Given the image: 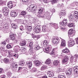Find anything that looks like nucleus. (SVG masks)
<instances>
[{
	"label": "nucleus",
	"mask_w": 78,
	"mask_h": 78,
	"mask_svg": "<svg viewBox=\"0 0 78 78\" xmlns=\"http://www.w3.org/2000/svg\"><path fill=\"white\" fill-rule=\"evenodd\" d=\"M47 74L49 77H52L54 76V73L53 72H50L49 71H48Z\"/></svg>",
	"instance_id": "5"
},
{
	"label": "nucleus",
	"mask_w": 78,
	"mask_h": 78,
	"mask_svg": "<svg viewBox=\"0 0 78 78\" xmlns=\"http://www.w3.org/2000/svg\"><path fill=\"white\" fill-rule=\"evenodd\" d=\"M65 14H66V13L65 12V11H63V12H62V11H61V12H60V18H61V17H62V16H64V15H65Z\"/></svg>",
	"instance_id": "26"
},
{
	"label": "nucleus",
	"mask_w": 78,
	"mask_h": 78,
	"mask_svg": "<svg viewBox=\"0 0 78 78\" xmlns=\"http://www.w3.org/2000/svg\"><path fill=\"white\" fill-rule=\"evenodd\" d=\"M69 27H73L74 24L73 23H69L68 24Z\"/></svg>",
	"instance_id": "36"
},
{
	"label": "nucleus",
	"mask_w": 78,
	"mask_h": 78,
	"mask_svg": "<svg viewBox=\"0 0 78 78\" xmlns=\"http://www.w3.org/2000/svg\"><path fill=\"white\" fill-rule=\"evenodd\" d=\"M52 48V47L51 46V45H48V46H46V47L45 48L44 50V52L48 53L49 51H51Z\"/></svg>",
	"instance_id": "3"
},
{
	"label": "nucleus",
	"mask_w": 78,
	"mask_h": 78,
	"mask_svg": "<svg viewBox=\"0 0 78 78\" xmlns=\"http://www.w3.org/2000/svg\"><path fill=\"white\" fill-rule=\"evenodd\" d=\"M44 8L43 7H41L38 9V11H39V12H42L44 11Z\"/></svg>",
	"instance_id": "35"
},
{
	"label": "nucleus",
	"mask_w": 78,
	"mask_h": 78,
	"mask_svg": "<svg viewBox=\"0 0 78 78\" xmlns=\"http://www.w3.org/2000/svg\"><path fill=\"white\" fill-rule=\"evenodd\" d=\"M58 1V0H53L52 3H56Z\"/></svg>",
	"instance_id": "49"
},
{
	"label": "nucleus",
	"mask_w": 78,
	"mask_h": 78,
	"mask_svg": "<svg viewBox=\"0 0 78 78\" xmlns=\"http://www.w3.org/2000/svg\"><path fill=\"white\" fill-rule=\"evenodd\" d=\"M6 77V76L5 75H2L1 76V78H5Z\"/></svg>",
	"instance_id": "53"
},
{
	"label": "nucleus",
	"mask_w": 78,
	"mask_h": 78,
	"mask_svg": "<svg viewBox=\"0 0 78 78\" xmlns=\"http://www.w3.org/2000/svg\"><path fill=\"white\" fill-rule=\"evenodd\" d=\"M68 57L66 56L65 57V58L63 59L62 60V62L63 63H64L65 64H67L68 62V60L69 59Z\"/></svg>",
	"instance_id": "7"
},
{
	"label": "nucleus",
	"mask_w": 78,
	"mask_h": 78,
	"mask_svg": "<svg viewBox=\"0 0 78 78\" xmlns=\"http://www.w3.org/2000/svg\"><path fill=\"white\" fill-rule=\"evenodd\" d=\"M7 6L9 8L11 9L12 8V4H7Z\"/></svg>",
	"instance_id": "42"
},
{
	"label": "nucleus",
	"mask_w": 78,
	"mask_h": 78,
	"mask_svg": "<svg viewBox=\"0 0 78 78\" xmlns=\"http://www.w3.org/2000/svg\"><path fill=\"white\" fill-rule=\"evenodd\" d=\"M3 69L2 68H0V73H2V72L3 71Z\"/></svg>",
	"instance_id": "58"
},
{
	"label": "nucleus",
	"mask_w": 78,
	"mask_h": 78,
	"mask_svg": "<svg viewBox=\"0 0 78 78\" xmlns=\"http://www.w3.org/2000/svg\"><path fill=\"white\" fill-rule=\"evenodd\" d=\"M29 50L30 51H33V47H31V48H30Z\"/></svg>",
	"instance_id": "60"
},
{
	"label": "nucleus",
	"mask_w": 78,
	"mask_h": 78,
	"mask_svg": "<svg viewBox=\"0 0 78 78\" xmlns=\"http://www.w3.org/2000/svg\"><path fill=\"white\" fill-rule=\"evenodd\" d=\"M3 61L4 62H5L6 64H7V63H8V62H9V59L7 58H4Z\"/></svg>",
	"instance_id": "32"
},
{
	"label": "nucleus",
	"mask_w": 78,
	"mask_h": 78,
	"mask_svg": "<svg viewBox=\"0 0 78 78\" xmlns=\"http://www.w3.org/2000/svg\"><path fill=\"white\" fill-rule=\"evenodd\" d=\"M74 72L75 73H78V66H75L73 68Z\"/></svg>",
	"instance_id": "16"
},
{
	"label": "nucleus",
	"mask_w": 78,
	"mask_h": 78,
	"mask_svg": "<svg viewBox=\"0 0 78 78\" xmlns=\"http://www.w3.org/2000/svg\"><path fill=\"white\" fill-rule=\"evenodd\" d=\"M53 27L55 29H58V24H54Z\"/></svg>",
	"instance_id": "38"
},
{
	"label": "nucleus",
	"mask_w": 78,
	"mask_h": 78,
	"mask_svg": "<svg viewBox=\"0 0 78 78\" xmlns=\"http://www.w3.org/2000/svg\"><path fill=\"white\" fill-rule=\"evenodd\" d=\"M58 71H59V72H62L63 69H62L61 68H59L58 69Z\"/></svg>",
	"instance_id": "51"
},
{
	"label": "nucleus",
	"mask_w": 78,
	"mask_h": 78,
	"mask_svg": "<svg viewBox=\"0 0 78 78\" xmlns=\"http://www.w3.org/2000/svg\"><path fill=\"white\" fill-rule=\"evenodd\" d=\"M69 19L70 20H72V19H73V15L72 14H69Z\"/></svg>",
	"instance_id": "39"
},
{
	"label": "nucleus",
	"mask_w": 78,
	"mask_h": 78,
	"mask_svg": "<svg viewBox=\"0 0 78 78\" xmlns=\"http://www.w3.org/2000/svg\"><path fill=\"white\" fill-rule=\"evenodd\" d=\"M20 30H21V31H23L24 30V28H23V27L22 26H21L20 27Z\"/></svg>",
	"instance_id": "48"
},
{
	"label": "nucleus",
	"mask_w": 78,
	"mask_h": 78,
	"mask_svg": "<svg viewBox=\"0 0 78 78\" xmlns=\"http://www.w3.org/2000/svg\"><path fill=\"white\" fill-rule=\"evenodd\" d=\"M32 72H37V71H36V69L35 68H33L32 69Z\"/></svg>",
	"instance_id": "45"
},
{
	"label": "nucleus",
	"mask_w": 78,
	"mask_h": 78,
	"mask_svg": "<svg viewBox=\"0 0 78 78\" xmlns=\"http://www.w3.org/2000/svg\"><path fill=\"white\" fill-rule=\"evenodd\" d=\"M12 56H13L15 58H18V54H12Z\"/></svg>",
	"instance_id": "34"
},
{
	"label": "nucleus",
	"mask_w": 78,
	"mask_h": 78,
	"mask_svg": "<svg viewBox=\"0 0 78 78\" xmlns=\"http://www.w3.org/2000/svg\"><path fill=\"white\" fill-rule=\"evenodd\" d=\"M47 68V66H42V67L41 68V70H45V69H46Z\"/></svg>",
	"instance_id": "33"
},
{
	"label": "nucleus",
	"mask_w": 78,
	"mask_h": 78,
	"mask_svg": "<svg viewBox=\"0 0 78 78\" xmlns=\"http://www.w3.org/2000/svg\"><path fill=\"white\" fill-rule=\"evenodd\" d=\"M41 28L40 26H36V27L34 29L35 33H39L41 31Z\"/></svg>",
	"instance_id": "4"
},
{
	"label": "nucleus",
	"mask_w": 78,
	"mask_h": 78,
	"mask_svg": "<svg viewBox=\"0 0 78 78\" xmlns=\"http://www.w3.org/2000/svg\"><path fill=\"white\" fill-rule=\"evenodd\" d=\"M2 11H3V13H4V12L9 11V9L7 7H3L2 8Z\"/></svg>",
	"instance_id": "24"
},
{
	"label": "nucleus",
	"mask_w": 78,
	"mask_h": 78,
	"mask_svg": "<svg viewBox=\"0 0 78 78\" xmlns=\"http://www.w3.org/2000/svg\"><path fill=\"white\" fill-rule=\"evenodd\" d=\"M72 73V68H69V70L66 72V73L67 75H70Z\"/></svg>",
	"instance_id": "12"
},
{
	"label": "nucleus",
	"mask_w": 78,
	"mask_h": 78,
	"mask_svg": "<svg viewBox=\"0 0 78 78\" xmlns=\"http://www.w3.org/2000/svg\"><path fill=\"white\" fill-rule=\"evenodd\" d=\"M25 62L24 61H21L19 64V66H24L25 65Z\"/></svg>",
	"instance_id": "30"
},
{
	"label": "nucleus",
	"mask_w": 78,
	"mask_h": 78,
	"mask_svg": "<svg viewBox=\"0 0 78 78\" xmlns=\"http://www.w3.org/2000/svg\"><path fill=\"white\" fill-rule=\"evenodd\" d=\"M48 41H47L45 40L43 43V45L45 47V46L47 47V46H48V45H47V44H48Z\"/></svg>",
	"instance_id": "29"
},
{
	"label": "nucleus",
	"mask_w": 78,
	"mask_h": 78,
	"mask_svg": "<svg viewBox=\"0 0 78 78\" xmlns=\"http://www.w3.org/2000/svg\"><path fill=\"white\" fill-rule=\"evenodd\" d=\"M27 14V12L25 11H22L20 14L19 16H23V17H25V15Z\"/></svg>",
	"instance_id": "15"
},
{
	"label": "nucleus",
	"mask_w": 78,
	"mask_h": 78,
	"mask_svg": "<svg viewBox=\"0 0 78 78\" xmlns=\"http://www.w3.org/2000/svg\"><path fill=\"white\" fill-rule=\"evenodd\" d=\"M66 45V43L65 40L62 39L61 40V46L62 47H65Z\"/></svg>",
	"instance_id": "14"
},
{
	"label": "nucleus",
	"mask_w": 78,
	"mask_h": 78,
	"mask_svg": "<svg viewBox=\"0 0 78 78\" xmlns=\"http://www.w3.org/2000/svg\"><path fill=\"white\" fill-rule=\"evenodd\" d=\"M58 78H66V77L64 75H61L59 76L58 77Z\"/></svg>",
	"instance_id": "47"
},
{
	"label": "nucleus",
	"mask_w": 78,
	"mask_h": 78,
	"mask_svg": "<svg viewBox=\"0 0 78 78\" xmlns=\"http://www.w3.org/2000/svg\"><path fill=\"white\" fill-rule=\"evenodd\" d=\"M50 54L51 55H54L55 52H53V51H52L50 53Z\"/></svg>",
	"instance_id": "59"
},
{
	"label": "nucleus",
	"mask_w": 78,
	"mask_h": 78,
	"mask_svg": "<svg viewBox=\"0 0 78 78\" xmlns=\"http://www.w3.org/2000/svg\"><path fill=\"white\" fill-rule=\"evenodd\" d=\"M18 48H16V52H17L19 50V47L18 46Z\"/></svg>",
	"instance_id": "57"
},
{
	"label": "nucleus",
	"mask_w": 78,
	"mask_h": 78,
	"mask_svg": "<svg viewBox=\"0 0 78 78\" xmlns=\"http://www.w3.org/2000/svg\"><path fill=\"white\" fill-rule=\"evenodd\" d=\"M29 52L30 53V54H32V53H33V51H29Z\"/></svg>",
	"instance_id": "64"
},
{
	"label": "nucleus",
	"mask_w": 78,
	"mask_h": 78,
	"mask_svg": "<svg viewBox=\"0 0 78 78\" xmlns=\"http://www.w3.org/2000/svg\"><path fill=\"white\" fill-rule=\"evenodd\" d=\"M42 78H48V77H47V76L44 75L43 76V77H42Z\"/></svg>",
	"instance_id": "62"
},
{
	"label": "nucleus",
	"mask_w": 78,
	"mask_h": 78,
	"mask_svg": "<svg viewBox=\"0 0 78 78\" xmlns=\"http://www.w3.org/2000/svg\"><path fill=\"white\" fill-rule=\"evenodd\" d=\"M74 31L72 29L69 30L68 32V35L69 36H70L71 37H72L74 35Z\"/></svg>",
	"instance_id": "9"
},
{
	"label": "nucleus",
	"mask_w": 78,
	"mask_h": 78,
	"mask_svg": "<svg viewBox=\"0 0 78 78\" xmlns=\"http://www.w3.org/2000/svg\"><path fill=\"white\" fill-rule=\"evenodd\" d=\"M16 37V34H12L10 35V39L12 41H14L15 40V38Z\"/></svg>",
	"instance_id": "11"
},
{
	"label": "nucleus",
	"mask_w": 78,
	"mask_h": 78,
	"mask_svg": "<svg viewBox=\"0 0 78 78\" xmlns=\"http://www.w3.org/2000/svg\"><path fill=\"white\" fill-rule=\"evenodd\" d=\"M26 53H27V50H26V49H22L21 51V54H25Z\"/></svg>",
	"instance_id": "27"
},
{
	"label": "nucleus",
	"mask_w": 78,
	"mask_h": 78,
	"mask_svg": "<svg viewBox=\"0 0 78 78\" xmlns=\"http://www.w3.org/2000/svg\"><path fill=\"white\" fill-rule=\"evenodd\" d=\"M42 14V12H38V15H37V16L39 18H41L42 17V18H44V16H42L41 14Z\"/></svg>",
	"instance_id": "19"
},
{
	"label": "nucleus",
	"mask_w": 78,
	"mask_h": 78,
	"mask_svg": "<svg viewBox=\"0 0 78 78\" xmlns=\"http://www.w3.org/2000/svg\"><path fill=\"white\" fill-rule=\"evenodd\" d=\"M78 56V55H77V54H76V55H74V58H77Z\"/></svg>",
	"instance_id": "63"
},
{
	"label": "nucleus",
	"mask_w": 78,
	"mask_h": 78,
	"mask_svg": "<svg viewBox=\"0 0 78 78\" xmlns=\"http://www.w3.org/2000/svg\"><path fill=\"white\" fill-rule=\"evenodd\" d=\"M17 14L18 13L17 12H16L14 11H11L10 14L12 17H16L17 16Z\"/></svg>",
	"instance_id": "8"
},
{
	"label": "nucleus",
	"mask_w": 78,
	"mask_h": 78,
	"mask_svg": "<svg viewBox=\"0 0 78 78\" xmlns=\"http://www.w3.org/2000/svg\"><path fill=\"white\" fill-rule=\"evenodd\" d=\"M6 27L4 26L3 27H2L0 28V30H2V31H4V30H6Z\"/></svg>",
	"instance_id": "41"
},
{
	"label": "nucleus",
	"mask_w": 78,
	"mask_h": 78,
	"mask_svg": "<svg viewBox=\"0 0 78 78\" xmlns=\"http://www.w3.org/2000/svg\"><path fill=\"white\" fill-rule=\"evenodd\" d=\"M17 64L15 63L13 64L12 70L13 72H16L17 71H20L22 69V67H19L18 69H17Z\"/></svg>",
	"instance_id": "1"
},
{
	"label": "nucleus",
	"mask_w": 78,
	"mask_h": 78,
	"mask_svg": "<svg viewBox=\"0 0 78 78\" xmlns=\"http://www.w3.org/2000/svg\"><path fill=\"white\" fill-rule=\"evenodd\" d=\"M70 0H62V2H64V3H66V5H69V1Z\"/></svg>",
	"instance_id": "28"
},
{
	"label": "nucleus",
	"mask_w": 78,
	"mask_h": 78,
	"mask_svg": "<svg viewBox=\"0 0 78 78\" xmlns=\"http://www.w3.org/2000/svg\"><path fill=\"white\" fill-rule=\"evenodd\" d=\"M34 63L36 64V67H39L41 66V62L37 60H35L34 61Z\"/></svg>",
	"instance_id": "10"
},
{
	"label": "nucleus",
	"mask_w": 78,
	"mask_h": 78,
	"mask_svg": "<svg viewBox=\"0 0 78 78\" xmlns=\"http://www.w3.org/2000/svg\"><path fill=\"white\" fill-rule=\"evenodd\" d=\"M45 63L47 64H48V65H50L51 64V60L50 59L48 58V59L46 61H45Z\"/></svg>",
	"instance_id": "21"
},
{
	"label": "nucleus",
	"mask_w": 78,
	"mask_h": 78,
	"mask_svg": "<svg viewBox=\"0 0 78 78\" xmlns=\"http://www.w3.org/2000/svg\"><path fill=\"white\" fill-rule=\"evenodd\" d=\"M27 64H28V67L30 69V68L32 67V66L33 65L32 62H27Z\"/></svg>",
	"instance_id": "20"
},
{
	"label": "nucleus",
	"mask_w": 78,
	"mask_h": 78,
	"mask_svg": "<svg viewBox=\"0 0 78 78\" xmlns=\"http://www.w3.org/2000/svg\"><path fill=\"white\" fill-rule=\"evenodd\" d=\"M52 41L53 44H57L58 42H59V40H58V39L56 38H52Z\"/></svg>",
	"instance_id": "13"
},
{
	"label": "nucleus",
	"mask_w": 78,
	"mask_h": 78,
	"mask_svg": "<svg viewBox=\"0 0 78 78\" xmlns=\"http://www.w3.org/2000/svg\"><path fill=\"white\" fill-rule=\"evenodd\" d=\"M7 48L8 49H9V48H12V46L10 44H8L6 46Z\"/></svg>",
	"instance_id": "43"
},
{
	"label": "nucleus",
	"mask_w": 78,
	"mask_h": 78,
	"mask_svg": "<svg viewBox=\"0 0 78 78\" xmlns=\"http://www.w3.org/2000/svg\"><path fill=\"white\" fill-rule=\"evenodd\" d=\"M31 28H32L31 27L29 26V27H27V30L28 31H31Z\"/></svg>",
	"instance_id": "44"
},
{
	"label": "nucleus",
	"mask_w": 78,
	"mask_h": 78,
	"mask_svg": "<svg viewBox=\"0 0 78 78\" xmlns=\"http://www.w3.org/2000/svg\"><path fill=\"white\" fill-rule=\"evenodd\" d=\"M37 6L35 5H30L29 7V8H27V10H28L29 12L31 11L32 12H34L36 11V8Z\"/></svg>",
	"instance_id": "2"
},
{
	"label": "nucleus",
	"mask_w": 78,
	"mask_h": 78,
	"mask_svg": "<svg viewBox=\"0 0 78 78\" xmlns=\"http://www.w3.org/2000/svg\"><path fill=\"white\" fill-rule=\"evenodd\" d=\"M47 30V27L45 26H43L42 27V31L43 32H46Z\"/></svg>",
	"instance_id": "22"
},
{
	"label": "nucleus",
	"mask_w": 78,
	"mask_h": 78,
	"mask_svg": "<svg viewBox=\"0 0 78 78\" xmlns=\"http://www.w3.org/2000/svg\"><path fill=\"white\" fill-rule=\"evenodd\" d=\"M67 24V20H64L61 23V25H66Z\"/></svg>",
	"instance_id": "17"
},
{
	"label": "nucleus",
	"mask_w": 78,
	"mask_h": 78,
	"mask_svg": "<svg viewBox=\"0 0 78 78\" xmlns=\"http://www.w3.org/2000/svg\"><path fill=\"white\" fill-rule=\"evenodd\" d=\"M30 47H32L33 46V43L30 42L29 44Z\"/></svg>",
	"instance_id": "56"
},
{
	"label": "nucleus",
	"mask_w": 78,
	"mask_h": 78,
	"mask_svg": "<svg viewBox=\"0 0 78 78\" xmlns=\"http://www.w3.org/2000/svg\"><path fill=\"white\" fill-rule=\"evenodd\" d=\"M29 0H22V3L25 5H27L28 4V2Z\"/></svg>",
	"instance_id": "31"
},
{
	"label": "nucleus",
	"mask_w": 78,
	"mask_h": 78,
	"mask_svg": "<svg viewBox=\"0 0 78 78\" xmlns=\"http://www.w3.org/2000/svg\"><path fill=\"white\" fill-rule=\"evenodd\" d=\"M40 49V47L38 45H37L35 46V50H38Z\"/></svg>",
	"instance_id": "40"
},
{
	"label": "nucleus",
	"mask_w": 78,
	"mask_h": 78,
	"mask_svg": "<svg viewBox=\"0 0 78 78\" xmlns=\"http://www.w3.org/2000/svg\"><path fill=\"white\" fill-rule=\"evenodd\" d=\"M62 52L64 53H66L68 55H69V54L70 53V51L69 50V49L67 48H66V49L63 50H62Z\"/></svg>",
	"instance_id": "6"
},
{
	"label": "nucleus",
	"mask_w": 78,
	"mask_h": 78,
	"mask_svg": "<svg viewBox=\"0 0 78 78\" xmlns=\"http://www.w3.org/2000/svg\"><path fill=\"white\" fill-rule=\"evenodd\" d=\"M35 38H36L37 39H39V38H40V37L38 35H36L35 36Z\"/></svg>",
	"instance_id": "54"
},
{
	"label": "nucleus",
	"mask_w": 78,
	"mask_h": 78,
	"mask_svg": "<svg viewBox=\"0 0 78 78\" xmlns=\"http://www.w3.org/2000/svg\"><path fill=\"white\" fill-rule=\"evenodd\" d=\"M20 44L21 46H24V45H25L26 42L24 41H22L20 42Z\"/></svg>",
	"instance_id": "25"
},
{
	"label": "nucleus",
	"mask_w": 78,
	"mask_h": 78,
	"mask_svg": "<svg viewBox=\"0 0 78 78\" xmlns=\"http://www.w3.org/2000/svg\"><path fill=\"white\" fill-rule=\"evenodd\" d=\"M4 4V1L2 0H0V5H2Z\"/></svg>",
	"instance_id": "50"
},
{
	"label": "nucleus",
	"mask_w": 78,
	"mask_h": 78,
	"mask_svg": "<svg viewBox=\"0 0 78 78\" xmlns=\"http://www.w3.org/2000/svg\"><path fill=\"white\" fill-rule=\"evenodd\" d=\"M9 11L8 10V11H7V12H4V13L6 16H8L9 14Z\"/></svg>",
	"instance_id": "46"
},
{
	"label": "nucleus",
	"mask_w": 78,
	"mask_h": 78,
	"mask_svg": "<svg viewBox=\"0 0 78 78\" xmlns=\"http://www.w3.org/2000/svg\"><path fill=\"white\" fill-rule=\"evenodd\" d=\"M11 73L10 71H9L7 73V75H8V76L9 77H11Z\"/></svg>",
	"instance_id": "37"
},
{
	"label": "nucleus",
	"mask_w": 78,
	"mask_h": 78,
	"mask_svg": "<svg viewBox=\"0 0 78 78\" xmlns=\"http://www.w3.org/2000/svg\"><path fill=\"white\" fill-rule=\"evenodd\" d=\"M59 64V62L57 60L54 61L53 63L54 66H58Z\"/></svg>",
	"instance_id": "23"
},
{
	"label": "nucleus",
	"mask_w": 78,
	"mask_h": 78,
	"mask_svg": "<svg viewBox=\"0 0 78 78\" xmlns=\"http://www.w3.org/2000/svg\"><path fill=\"white\" fill-rule=\"evenodd\" d=\"M54 24L55 23H49V26H54Z\"/></svg>",
	"instance_id": "61"
},
{
	"label": "nucleus",
	"mask_w": 78,
	"mask_h": 78,
	"mask_svg": "<svg viewBox=\"0 0 78 78\" xmlns=\"http://www.w3.org/2000/svg\"><path fill=\"white\" fill-rule=\"evenodd\" d=\"M46 19H48V20H50V16H48L47 17Z\"/></svg>",
	"instance_id": "55"
},
{
	"label": "nucleus",
	"mask_w": 78,
	"mask_h": 78,
	"mask_svg": "<svg viewBox=\"0 0 78 78\" xmlns=\"http://www.w3.org/2000/svg\"><path fill=\"white\" fill-rule=\"evenodd\" d=\"M78 14V12L77 11H75L74 12V13H73V15L75 16H76V15H77V14Z\"/></svg>",
	"instance_id": "52"
},
{
	"label": "nucleus",
	"mask_w": 78,
	"mask_h": 78,
	"mask_svg": "<svg viewBox=\"0 0 78 78\" xmlns=\"http://www.w3.org/2000/svg\"><path fill=\"white\" fill-rule=\"evenodd\" d=\"M68 44L69 46L72 47V46H73L74 45H75V42H74V41H71V40H70L68 42Z\"/></svg>",
	"instance_id": "18"
}]
</instances>
